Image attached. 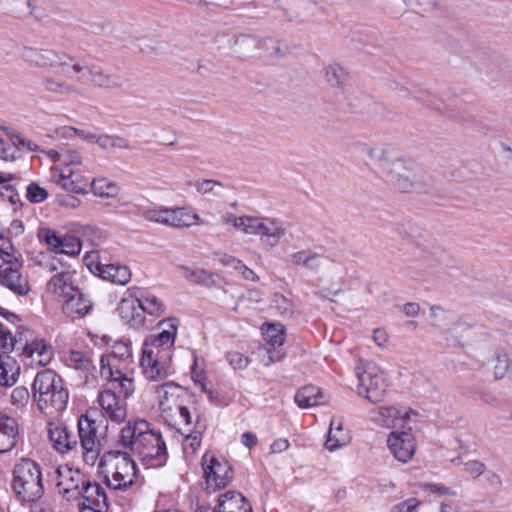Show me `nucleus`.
<instances>
[{
	"label": "nucleus",
	"instance_id": "nucleus-35",
	"mask_svg": "<svg viewBox=\"0 0 512 512\" xmlns=\"http://www.w3.org/2000/svg\"><path fill=\"white\" fill-rule=\"evenodd\" d=\"M213 512H253L246 498L238 492L228 491L218 499Z\"/></svg>",
	"mask_w": 512,
	"mask_h": 512
},
{
	"label": "nucleus",
	"instance_id": "nucleus-5",
	"mask_svg": "<svg viewBox=\"0 0 512 512\" xmlns=\"http://www.w3.org/2000/svg\"><path fill=\"white\" fill-rule=\"evenodd\" d=\"M358 396L371 404L384 401L388 395V382L385 372L374 362L360 361L355 368Z\"/></svg>",
	"mask_w": 512,
	"mask_h": 512
},
{
	"label": "nucleus",
	"instance_id": "nucleus-56",
	"mask_svg": "<svg viewBox=\"0 0 512 512\" xmlns=\"http://www.w3.org/2000/svg\"><path fill=\"white\" fill-rule=\"evenodd\" d=\"M109 382L118 384V388L123 393L125 399L131 396L135 391V384L132 374L124 375V377L114 378L109 380Z\"/></svg>",
	"mask_w": 512,
	"mask_h": 512
},
{
	"label": "nucleus",
	"instance_id": "nucleus-51",
	"mask_svg": "<svg viewBox=\"0 0 512 512\" xmlns=\"http://www.w3.org/2000/svg\"><path fill=\"white\" fill-rule=\"evenodd\" d=\"M268 58H282L284 53L279 42L271 37L260 38L259 55Z\"/></svg>",
	"mask_w": 512,
	"mask_h": 512
},
{
	"label": "nucleus",
	"instance_id": "nucleus-32",
	"mask_svg": "<svg viewBox=\"0 0 512 512\" xmlns=\"http://www.w3.org/2000/svg\"><path fill=\"white\" fill-rule=\"evenodd\" d=\"M164 225L172 228H186L201 224L198 214L185 207L167 208Z\"/></svg>",
	"mask_w": 512,
	"mask_h": 512
},
{
	"label": "nucleus",
	"instance_id": "nucleus-62",
	"mask_svg": "<svg viewBox=\"0 0 512 512\" xmlns=\"http://www.w3.org/2000/svg\"><path fill=\"white\" fill-rule=\"evenodd\" d=\"M166 213L167 207L151 208L143 212V217L150 222L164 225Z\"/></svg>",
	"mask_w": 512,
	"mask_h": 512
},
{
	"label": "nucleus",
	"instance_id": "nucleus-30",
	"mask_svg": "<svg viewBox=\"0 0 512 512\" xmlns=\"http://www.w3.org/2000/svg\"><path fill=\"white\" fill-rule=\"evenodd\" d=\"M77 289L73 283V275L69 271L55 274L47 283V291L62 301L72 295Z\"/></svg>",
	"mask_w": 512,
	"mask_h": 512
},
{
	"label": "nucleus",
	"instance_id": "nucleus-20",
	"mask_svg": "<svg viewBox=\"0 0 512 512\" xmlns=\"http://www.w3.org/2000/svg\"><path fill=\"white\" fill-rule=\"evenodd\" d=\"M80 495L75 500L81 512L90 510L93 512H102L107 508V497L104 489L97 482H92L86 478L85 484L79 490Z\"/></svg>",
	"mask_w": 512,
	"mask_h": 512
},
{
	"label": "nucleus",
	"instance_id": "nucleus-26",
	"mask_svg": "<svg viewBox=\"0 0 512 512\" xmlns=\"http://www.w3.org/2000/svg\"><path fill=\"white\" fill-rule=\"evenodd\" d=\"M263 334L266 343L270 346L267 349L269 361L266 365L282 360L285 352L277 347H281L285 341V327L282 324H268Z\"/></svg>",
	"mask_w": 512,
	"mask_h": 512
},
{
	"label": "nucleus",
	"instance_id": "nucleus-23",
	"mask_svg": "<svg viewBox=\"0 0 512 512\" xmlns=\"http://www.w3.org/2000/svg\"><path fill=\"white\" fill-rule=\"evenodd\" d=\"M430 316L432 318V325L440 329L447 341H452L456 344L461 343L464 332L469 329V325L467 323L457 321L449 327L442 324L443 320L449 319L450 314L439 306H431Z\"/></svg>",
	"mask_w": 512,
	"mask_h": 512
},
{
	"label": "nucleus",
	"instance_id": "nucleus-46",
	"mask_svg": "<svg viewBox=\"0 0 512 512\" xmlns=\"http://www.w3.org/2000/svg\"><path fill=\"white\" fill-rule=\"evenodd\" d=\"M42 85L46 91L54 94L66 95L77 91L75 85L52 76H44L42 78Z\"/></svg>",
	"mask_w": 512,
	"mask_h": 512
},
{
	"label": "nucleus",
	"instance_id": "nucleus-8",
	"mask_svg": "<svg viewBox=\"0 0 512 512\" xmlns=\"http://www.w3.org/2000/svg\"><path fill=\"white\" fill-rule=\"evenodd\" d=\"M284 224L276 218L248 215L244 234L259 236L263 245L274 248L285 235Z\"/></svg>",
	"mask_w": 512,
	"mask_h": 512
},
{
	"label": "nucleus",
	"instance_id": "nucleus-61",
	"mask_svg": "<svg viewBox=\"0 0 512 512\" xmlns=\"http://www.w3.org/2000/svg\"><path fill=\"white\" fill-rule=\"evenodd\" d=\"M29 391L24 386H18L11 393V403L16 407H24L29 401Z\"/></svg>",
	"mask_w": 512,
	"mask_h": 512
},
{
	"label": "nucleus",
	"instance_id": "nucleus-52",
	"mask_svg": "<svg viewBox=\"0 0 512 512\" xmlns=\"http://www.w3.org/2000/svg\"><path fill=\"white\" fill-rule=\"evenodd\" d=\"M98 146L101 149L107 151L130 148L129 143L125 138L108 134H100V139H98Z\"/></svg>",
	"mask_w": 512,
	"mask_h": 512
},
{
	"label": "nucleus",
	"instance_id": "nucleus-28",
	"mask_svg": "<svg viewBox=\"0 0 512 512\" xmlns=\"http://www.w3.org/2000/svg\"><path fill=\"white\" fill-rule=\"evenodd\" d=\"M92 301L79 289L63 301L62 310L71 319H79L92 309Z\"/></svg>",
	"mask_w": 512,
	"mask_h": 512
},
{
	"label": "nucleus",
	"instance_id": "nucleus-48",
	"mask_svg": "<svg viewBox=\"0 0 512 512\" xmlns=\"http://www.w3.org/2000/svg\"><path fill=\"white\" fill-rule=\"evenodd\" d=\"M142 314L147 313L151 316L159 317L165 312V305L161 299L152 294H147L138 298Z\"/></svg>",
	"mask_w": 512,
	"mask_h": 512
},
{
	"label": "nucleus",
	"instance_id": "nucleus-31",
	"mask_svg": "<svg viewBox=\"0 0 512 512\" xmlns=\"http://www.w3.org/2000/svg\"><path fill=\"white\" fill-rule=\"evenodd\" d=\"M118 312L122 320L134 328L144 324V316L141 311L138 297L132 295L123 298L118 306Z\"/></svg>",
	"mask_w": 512,
	"mask_h": 512
},
{
	"label": "nucleus",
	"instance_id": "nucleus-64",
	"mask_svg": "<svg viewBox=\"0 0 512 512\" xmlns=\"http://www.w3.org/2000/svg\"><path fill=\"white\" fill-rule=\"evenodd\" d=\"M421 505V502L416 498H409L401 503L394 505L391 512H413Z\"/></svg>",
	"mask_w": 512,
	"mask_h": 512
},
{
	"label": "nucleus",
	"instance_id": "nucleus-22",
	"mask_svg": "<svg viewBox=\"0 0 512 512\" xmlns=\"http://www.w3.org/2000/svg\"><path fill=\"white\" fill-rule=\"evenodd\" d=\"M38 237L55 253L76 256L80 253L82 248L81 241L77 237L68 235L61 237L50 228L40 229Z\"/></svg>",
	"mask_w": 512,
	"mask_h": 512
},
{
	"label": "nucleus",
	"instance_id": "nucleus-41",
	"mask_svg": "<svg viewBox=\"0 0 512 512\" xmlns=\"http://www.w3.org/2000/svg\"><path fill=\"white\" fill-rule=\"evenodd\" d=\"M326 402L323 391L313 385L304 386L295 395V403L300 408H310Z\"/></svg>",
	"mask_w": 512,
	"mask_h": 512
},
{
	"label": "nucleus",
	"instance_id": "nucleus-39",
	"mask_svg": "<svg viewBox=\"0 0 512 512\" xmlns=\"http://www.w3.org/2000/svg\"><path fill=\"white\" fill-rule=\"evenodd\" d=\"M260 38L252 35L238 36L233 45V53L240 59L258 57Z\"/></svg>",
	"mask_w": 512,
	"mask_h": 512
},
{
	"label": "nucleus",
	"instance_id": "nucleus-36",
	"mask_svg": "<svg viewBox=\"0 0 512 512\" xmlns=\"http://www.w3.org/2000/svg\"><path fill=\"white\" fill-rule=\"evenodd\" d=\"M17 436V421L10 416L0 414V453L10 451L16 445Z\"/></svg>",
	"mask_w": 512,
	"mask_h": 512
},
{
	"label": "nucleus",
	"instance_id": "nucleus-37",
	"mask_svg": "<svg viewBox=\"0 0 512 512\" xmlns=\"http://www.w3.org/2000/svg\"><path fill=\"white\" fill-rule=\"evenodd\" d=\"M130 361H122L116 358H102L100 359V374L101 377L107 381L117 377H124V375L132 374Z\"/></svg>",
	"mask_w": 512,
	"mask_h": 512
},
{
	"label": "nucleus",
	"instance_id": "nucleus-3",
	"mask_svg": "<svg viewBox=\"0 0 512 512\" xmlns=\"http://www.w3.org/2000/svg\"><path fill=\"white\" fill-rule=\"evenodd\" d=\"M32 389L38 408L42 412L49 410L61 411L68 402V391L63 387L62 379L52 370L39 372L33 382Z\"/></svg>",
	"mask_w": 512,
	"mask_h": 512
},
{
	"label": "nucleus",
	"instance_id": "nucleus-6",
	"mask_svg": "<svg viewBox=\"0 0 512 512\" xmlns=\"http://www.w3.org/2000/svg\"><path fill=\"white\" fill-rule=\"evenodd\" d=\"M20 57L32 67L40 69H57L61 68L66 71L71 68L75 59L63 51L53 49H39L33 47H23Z\"/></svg>",
	"mask_w": 512,
	"mask_h": 512
},
{
	"label": "nucleus",
	"instance_id": "nucleus-53",
	"mask_svg": "<svg viewBox=\"0 0 512 512\" xmlns=\"http://www.w3.org/2000/svg\"><path fill=\"white\" fill-rule=\"evenodd\" d=\"M67 364L74 369L83 371H90L94 368L90 356L80 351H71L67 358Z\"/></svg>",
	"mask_w": 512,
	"mask_h": 512
},
{
	"label": "nucleus",
	"instance_id": "nucleus-27",
	"mask_svg": "<svg viewBox=\"0 0 512 512\" xmlns=\"http://www.w3.org/2000/svg\"><path fill=\"white\" fill-rule=\"evenodd\" d=\"M323 282V286L315 291V294L327 298L332 299L334 296H338L343 291V286L345 285V272L341 266L333 265L329 270V274L324 278H321Z\"/></svg>",
	"mask_w": 512,
	"mask_h": 512
},
{
	"label": "nucleus",
	"instance_id": "nucleus-57",
	"mask_svg": "<svg viewBox=\"0 0 512 512\" xmlns=\"http://www.w3.org/2000/svg\"><path fill=\"white\" fill-rule=\"evenodd\" d=\"M17 259L11 241L0 233V264Z\"/></svg>",
	"mask_w": 512,
	"mask_h": 512
},
{
	"label": "nucleus",
	"instance_id": "nucleus-7",
	"mask_svg": "<svg viewBox=\"0 0 512 512\" xmlns=\"http://www.w3.org/2000/svg\"><path fill=\"white\" fill-rule=\"evenodd\" d=\"M149 467L162 466L166 458V444L159 432L150 429L130 449Z\"/></svg>",
	"mask_w": 512,
	"mask_h": 512
},
{
	"label": "nucleus",
	"instance_id": "nucleus-29",
	"mask_svg": "<svg viewBox=\"0 0 512 512\" xmlns=\"http://www.w3.org/2000/svg\"><path fill=\"white\" fill-rule=\"evenodd\" d=\"M158 327L161 331L146 340L171 353L177 335L178 321L176 318H167L160 321Z\"/></svg>",
	"mask_w": 512,
	"mask_h": 512
},
{
	"label": "nucleus",
	"instance_id": "nucleus-15",
	"mask_svg": "<svg viewBox=\"0 0 512 512\" xmlns=\"http://www.w3.org/2000/svg\"><path fill=\"white\" fill-rule=\"evenodd\" d=\"M71 69L78 75L77 80L84 84H93L103 88H119L122 84L118 76L106 74L95 66L74 61Z\"/></svg>",
	"mask_w": 512,
	"mask_h": 512
},
{
	"label": "nucleus",
	"instance_id": "nucleus-60",
	"mask_svg": "<svg viewBox=\"0 0 512 512\" xmlns=\"http://www.w3.org/2000/svg\"><path fill=\"white\" fill-rule=\"evenodd\" d=\"M48 197V192L36 183L27 187V199L32 203H40Z\"/></svg>",
	"mask_w": 512,
	"mask_h": 512
},
{
	"label": "nucleus",
	"instance_id": "nucleus-19",
	"mask_svg": "<svg viewBox=\"0 0 512 512\" xmlns=\"http://www.w3.org/2000/svg\"><path fill=\"white\" fill-rule=\"evenodd\" d=\"M18 259L0 264V285L18 296H25L30 291L28 279L20 271Z\"/></svg>",
	"mask_w": 512,
	"mask_h": 512
},
{
	"label": "nucleus",
	"instance_id": "nucleus-18",
	"mask_svg": "<svg viewBox=\"0 0 512 512\" xmlns=\"http://www.w3.org/2000/svg\"><path fill=\"white\" fill-rule=\"evenodd\" d=\"M380 171L384 180L402 193L411 192L414 188L413 173L405 162H381Z\"/></svg>",
	"mask_w": 512,
	"mask_h": 512
},
{
	"label": "nucleus",
	"instance_id": "nucleus-17",
	"mask_svg": "<svg viewBox=\"0 0 512 512\" xmlns=\"http://www.w3.org/2000/svg\"><path fill=\"white\" fill-rule=\"evenodd\" d=\"M75 162H66L61 168L52 170V180L63 189L76 194H86L88 179L74 167Z\"/></svg>",
	"mask_w": 512,
	"mask_h": 512
},
{
	"label": "nucleus",
	"instance_id": "nucleus-2",
	"mask_svg": "<svg viewBox=\"0 0 512 512\" xmlns=\"http://www.w3.org/2000/svg\"><path fill=\"white\" fill-rule=\"evenodd\" d=\"M102 473L107 487L115 491H126L135 484L137 469L127 451L111 450L101 459Z\"/></svg>",
	"mask_w": 512,
	"mask_h": 512
},
{
	"label": "nucleus",
	"instance_id": "nucleus-50",
	"mask_svg": "<svg viewBox=\"0 0 512 512\" xmlns=\"http://www.w3.org/2000/svg\"><path fill=\"white\" fill-rule=\"evenodd\" d=\"M171 353L156 346L148 340L143 343L142 357L140 361L158 360V361H169Z\"/></svg>",
	"mask_w": 512,
	"mask_h": 512
},
{
	"label": "nucleus",
	"instance_id": "nucleus-55",
	"mask_svg": "<svg viewBox=\"0 0 512 512\" xmlns=\"http://www.w3.org/2000/svg\"><path fill=\"white\" fill-rule=\"evenodd\" d=\"M102 358H116L122 361L132 362V352L130 346L122 341H117L112 346V351L108 355H103Z\"/></svg>",
	"mask_w": 512,
	"mask_h": 512
},
{
	"label": "nucleus",
	"instance_id": "nucleus-33",
	"mask_svg": "<svg viewBox=\"0 0 512 512\" xmlns=\"http://www.w3.org/2000/svg\"><path fill=\"white\" fill-rule=\"evenodd\" d=\"M23 355L30 366H46L53 357L51 347L43 340H35L27 344Z\"/></svg>",
	"mask_w": 512,
	"mask_h": 512
},
{
	"label": "nucleus",
	"instance_id": "nucleus-49",
	"mask_svg": "<svg viewBox=\"0 0 512 512\" xmlns=\"http://www.w3.org/2000/svg\"><path fill=\"white\" fill-rule=\"evenodd\" d=\"M270 309L278 315L289 318L294 313V305L291 300L282 294L275 293L270 300Z\"/></svg>",
	"mask_w": 512,
	"mask_h": 512
},
{
	"label": "nucleus",
	"instance_id": "nucleus-38",
	"mask_svg": "<svg viewBox=\"0 0 512 512\" xmlns=\"http://www.w3.org/2000/svg\"><path fill=\"white\" fill-rule=\"evenodd\" d=\"M20 375V366L10 352L0 353V385L13 386Z\"/></svg>",
	"mask_w": 512,
	"mask_h": 512
},
{
	"label": "nucleus",
	"instance_id": "nucleus-45",
	"mask_svg": "<svg viewBox=\"0 0 512 512\" xmlns=\"http://www.w3.org/2000/svg\"><path fill=\"white\" fill-rule=\"evenodd\" d=\"M91 191L100 198H114L119 194L120 188L116 182L101 177L91 182Z\"/></svg>",
	"mask_w": 512,
	"mask_h": 512
},
{
	"label": "nucleus",
	"instance_id": "nucleus-59",
	"mask_svg": "<svg viewBox=\"0 0 512 512\" xmlns=\"http://www.w3.org/2000/svg\"><path fill=\"white\" fill-rule=\"evenodd\" d=\"M15 339L9 329L0 323V350L1 353L11 352L14 349Z\"/></svg>",
	"mask_w": 512,
	"mask_h": 512
},
{
	"label": "nucleus",
	"instance_id": "nucleus-16",
	"mask_svg": "<svg viewBox=\"0 0 512 512\" xmlns=\"http://www.w3.org/2000/svg\"><path fill=\"white\" fill-rule=\"evenodd\" d=\"M386 442L394 458L403 463L408 462L415 453L416 441L411 432V427L391 431Z\"/></svg>",
	"mask_w": 512,
	"mask_h": 512
},
{
	"label": "nucleus",
	"instance_id": "nucleus-42",
	"mask_svg": "<svg viewBox=\"0 0 512 512\" xmlns=\"http://www.w3.org/2000/svg\"><path fill=\"white\" fill-rule=\"evenodd\" d=\"M99 275L112 283L125 285L131 279V272L127 266L119 264H106L97 267Z\"/></svg>",
	"mask_w": 512,
	"mask_h": 512
},
{
	"label": "nucleus",
	"instance_id": "nucleus-43",
	"mask_svg": "<svg viewBox=\"0 0 512 512\" xmlns=\"http://www.w3.org/2000/svg\"><path fill=\"white\" fill-rule=\"evenodd\" d=\"M144 377L150 381H161L168 377V361H140Z\"/></svg>",
	"mask_w": 512,
	"mask_h": 512
},
{
	"label": "nucleus",
	"instance_id": "nucleus-25",
	"mask_svg": "<svg viewBox=\"0 0 512 512\" xmlns=\"http://www.w3.org/2000/svg\"><path fill=\"white\" fill-rule=\"evenodd\" d=\"M181 434L184 436L182 447L185 454H195L202 443V436L206 431V423L199 417H196L194 423L182 424L178 427Z\"/></svg>",
	"mask_w": 512,
	"mask_h": 512
},
{
	"label": "nucleus",
	"instance_id": "nucleus-54",
	"mask_svg": "<svg viewBox=\"0 0 512 512\" xmlns=\"http://www.w3.org/2000/svg\"><path fill=\"white\" fill-rule=\"evenodd\" d=\"M248 215L236 216L227 212L221 216V223L227 227L229 231L244 232Z\"/></svg>",
	"mask_w": 512,
	"mask_h": 512
},
{
	"label": "nucleus",
	"instance_id": "nucleus-21",
	"mask_svg": "<svg viewBox=\"0 0 512 512\" xmlns=\"http://www.w3.org/2000/svg\"><path fill=\"white\" fill-rule=\"evenodd\" d=\"M98 404L103 415L115 424H122L128 417V407L125 399H121L111 389L103 390L98 395Z\"/></svg>",
	"mask_w": 512,
	"mask_h": 512
},
{
	"label": "nucleus",
	"instance_id": "nucleus-9",
	"mask_svg": "<svg viewBox=\"0 0 512 512\" xmlns=\"http://www.w3.org/2000/svg\"><path fill=\"white\" fill-rule=\"evenodd\" d=\"M417 412L410 407L393 404L384 405L372 411L371 420L382 428L394 430H403L409 426L412 416Z\"/></svg>",
	"mask_w": 512,
	"mask_h": 512
},
{
	"label": "nucleus",
	"instance_id": "nucleus-44",
	"mask_svg": "<svg viewBox=\"0 0 512 512\" xmlns=\"http://www.w3.org/2000/svg\"><path fill=\"white\" fill-rule=\"evenodd\" d=\"M349 441V436L343 431L341 421L332 420L328 437L325 443L329 451H334L340 447L345 446Z\"/></svg>",
	"mask_w": 512,
	"mask_h": 512
},
{
	"label": "nucleus",
	"instance_id": "nucleus-63",
	"mask_svg": "<svg viewBox=\"0 0 512 512\" xmlns=\"http://www.w3.org/2000/svg\"><path fill=\"white\" fill-rule=\"evenodd\" d=\"M184 277L196 283H205L209 280V274L202 269L183 268Z\"/></svg>",
	"mask_w": 512,
	"mask_h": 512
},
{
	"label": "nucleus",
	"instance_id": "nucleus-4",
	"mask_svg": "<svg viewBox=\"0 0 512 512\" xmlns=\"http://www.w3.org/2000/svg\"><path fill=\"white\" fill-rule=\"evenodd\" d=\"M12 491L22 503L36 502L44 494L40 465L30 459H21L13 468Z\"/></svg>",
	"mask_w": 512,
	"mask_h": 512
},
{
	"label": "nucleus",
	"instance_id": "nucleus-1",
	"mask_svg": "<svg viewBox=\"0 0 512 512\" xmlns=\"http://www.w3.org/2000/svg\"><path fill=\"white\" fill-rule=\"evenodd\" d=\"M155 399L161 417L173 427L191 424V414L186 405L187 393L175 382L169 381L157 385L154 389Z\"/></svg>",
	"mask_w": 512,
	"mask_h": 512
},
{
	"label": "nucleus",
	"instance_id": "nucleus-10",
	"mask_svg": "<svg viewBox=\"0 0 512 512\" xmlns=\"http://www.w3.org/2000/svg\"><path fill=\"white\" fill-rule=\"evenodd\" d=\"M3 132L8 138L9 147H11L9 160H17L25 157L28 153L33 154V156L44 154L52 160L60 157L57 150L50 149L46 151L42 149L40 145L13 127H3Z\"/></svg>",
	"mask_w": 512,
	"mask_h": 512
},
{
	"label": "nucleus",
	"instance_id": "nucleus-14",
	"mask_svg": "<svg viewBox=\"0 0 512 512\" xmlns=\"http://www.w3.org/2000/svg\"><path fill=\"white\" fill-rule=\"evenodd\" d=\"M323 11L316 0H290L287 7L282 9V15L288 22L307 24L322 15Z\"/></svg>",
	"mask_w": 512,
	"mask_h": 512
},
{
	"label": "nucleus",
	"instance_id": "nucleus-24",
	"mask_svg": "<svg viewBox=\"0 0 512 512\" xmlns=\"http://www.w3.org/2000/svg\"><path fill=\"white\" fill-rule=\"evenodd\" d=\"M47 434L54 450L65 454L75 449L78 445L77 436L71 433L67 426L61 422H49Z\"/></svg>",
	"mask_w": 512,
	"mask_h": 512
},
{
	"label": "nucleus",
	"instance_id": "nucleus-12",
	"mask_svg": "<svg viewBox=\"0 0 512 512\" xmlns=\"http://www.w3.org/2000/svg\"><path fill=\"white\" fill-rule=\"evenodd\" d=\"M97 432L98 426L88 414L78 419V437L87 463L93 464L99 455L100 441Z\"/></svg>",
	"mask_w": 512,
	"mask_h": 512
},
{
	"label": "nucleus",
	"instance_id": "nucleus-34",
	"mask_svg": "<svg viewBox=\"0 0 512 512\" xmlns=\"http://www.w3.org/2000/svg\"><path fill=\"white\" fill-rule=\"evenodd\" d=\"M150 429V424L147 421L143 419H131L121 429L120 444L126 449H131L134 443L138 441L139 438H142L144 434L148 433Z\"/></svg>",
	"mask_w": 512,
	"mask_h": 512
},
{
	"label": "nucleus",
	"instance_id": "nucleus-11",
	"mask_svg": "<svg viewBox=\"0 0 512 512\" xmlns=\"http://www.w3.org/2000/svg\"><path fill=\"white\" fill-rule=\"evenodd\" d=\"M204 477L208 487L221 489L226 487L233 478L230 464L224 458H217L206 452L202 457Z\"/></svg>",
	"mask_w": 512,
	"mask_h": 512
},
{
	"label": "nucleus",
	"instance_id": "nucleus-13",
	"mask_svg": "<svg viewBox=\"0 0 512 512\" xmlns=\"http://www.w3.org/2000/svg\"><path fill=\"white\" fill-rule=\"evenodd\" d=\"M86 476L79 470L68 465L59 466L56 470V486L59 494L67 501L76 500L79 490L85 484Z\"/></svg>",
	"mask_w": 512,
	"mask_h": 512
},
{
	"label": "nucleus",
	"instance_id": "nucleus-47",
	"mask_svg": "<svg viewBox=\"0 0 512 512\" xmlns=\"http://www.w3.org/2000/svg\"><path fill=\"white\" fill-rule=\"evenodd\" d=\"M324 77L331 87L339 89H343L348 80L346 71L337 63H333L324 69Z\"/></svg>",
	"mask_w": 512,
	"mask_h": 512
},
{
	"label": "nucleus",
	"instance_id": "nucleus-40",
	"mask_svg": "<svg viewBox=\"0 0 512 512\" xmlns=\"http://www.w3.org/2000/svg\"><path fill=\"white\" fill-rule=\"evenodd\" d=\"M393 148L386 145H369L365 143L355 144L352 148V156L356 158H371L385 160L392 157Z\"/></svg>",
	"mask_w": 512,
	"mask_h": 512
},
{
	"label": "nucleus",
	"instance_id": "nucleus-58",
	"mask_svg": "<svg viewBox=\"0 0 512 512\" xmlns=\"http://www.w3.org/2000/svg\"><path fill=\"white\" fill-rule=\"evenodd\" d=\"M496 363L494 365V377L496 379H502L505 377L509 369V358L506 353L498 352L496 354Z\"/></svg>",
	"mask_w": 512,
	"mask_h": 512
}]
</instances>
